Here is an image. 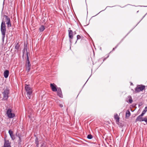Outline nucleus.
Listing matches in <instances>:
<instances>
[{"label": "nucleus", "instance_id": "4", "mask_svg": "<svg viewBox=\"0 0 147 147\" xmlns=\"http://www.w3.org/2000/svg\"><path fill=\"white\" fill-rule=\"evenodd\" d=\"M6 115L9 118H12L15 117V115L13 112L12 110L10 108L8 109L6 112Z\"/></svg>", "mask_w": 147, "mask_h": 147}, {"label": "nucleus", "instance_id": "8", "mask_svg": "<svg viewBox=\"0 0 147 147\" xmlns=\"http://www.w3.org/2000/svg\"><path fill=\"white\" fill-rule=\"evenodd\" d=\"M50 87L53 91L56 92L57 91V86L54 84L51 83Z\"/></svg>", "mask_w": 147, "mask_h": 147}, {"label": "nucleus", "instance_id": "7", "mask_svg": "<svg viewBox=\"0 0 147 147\" xmlns=\"http://www.w3.org/2000/svg\"><path fill=\"white\" fill-rule=\"evenodd\" d=\"M144 115H142V114H141L138 116L135 120V122H136L138 121L140 122L143 121L144 117H142Z\"/></svg>", "mask_w": 147, "mask_h": 147}, {"label": "nucleus", "instance_id": "26", "mask_svg": "<svg viewBox=\"0 0 147 147\" xmlns=\"http://www.w3.org/2000/svg\"><path fill=\"white\" fill-rule=\"evenodd\" d=\"M19 140L18 141V142L19 144H21L22 140L21 139V138H19Z\"/></svg>", "mask_w": 147, "mask_h": 147}, {"label": "nucleus", "instance_id": "5", "mask_svg": "<svg viewBox=\"0 0 147 147\" xmlns=\"http://www.w3.org/2000/svg\"><path fill=\"white\" fill-rule=\"evenodd\" d=\"M23 57H27V60L26 63H30L28 57V54L27 49L26 48H25L23 50Z\"/></svg>", "mask_w": 147, "mask_h": 147}, {"label": "nucleus", "instance_id": "1", "mask_svg": "<svg viewBox=\"0 0 147 147\" xmlns=\"http://www.w3.org/2000/svg\"><path fill=\"white\" fill-rule=\"evenodd\" d=\"M10 20V18L7 16L5 15L3 16L1 28V30L2 35V40L3 42H4L6 31L5 22L6 23L7 21H8Z\"/></svg>", "mask_w": 147, "mask_h": 147}, {"label": "nucleus", "instance_id": "16", "mask_svg": "<svg viewBox=\"0 0 147 147\" xmlns=\"http://www.w3.org/2000/svg\"><path fill=\"white\" fill-rule=\"evenodd\" d=\"M130 112L129 110H127L126 112V117H128L130 116Z\"/></svg>", "mask_w": 147, "mask_h": 147}, {"label": "nucleus", "instance_id": "22", "mask_svg": "<svg viewBox=\"0 0 147 147\" xmlns=\"http://www.w3.org/2000/svg\"><path fill=\"white\" fill-rule=\"evenodd\" d=\"M35 144L36 145V147H38L39 145V142L38 141V139L37 138H36L35 140Z\"/></svg>", "mask_w": 147, "mask_h": 147}, {"label": "nucleus", "instance_id": "12", "mask_svg": "<svg viewBox=\"0 0 147 147\" xmlns=\"http://www.w3.org/2000/svg\"><path fill=\"white\" fill-rule=\"evenodd\" d=\"M126 101L130 103H131L133 102V100L131 96H129L127 98L126 100Z\"/></svg>", "mask_w": 147, "mask_h": 147}, {"label": "nucleus", "instance_id": "9", "mask_svg": "<svg viewBox=\"0 0 147 147\" xmlns=\"http://www.w3.org/2000/svg\"><path fill=\"white\" fill-rule=\"evenodd\" d=\"M8 133L12 139L13 140H14L15 139V137L14 135L13 134V131L11 130H10L9 131Z\"/></svg>", "mask_w": 147, "mask_h": 147}, {"label": "nucleus", "instance_id": "29", "mask_svg": "<svg viewBox=\"0 0 147 147\" xmlns=\"http://www.w3.org/2000/svg\"><path fill=\"white\" fill-rule=\"evenodd\" d=\"M117 47V46H116L115 48H113V50H114L115 49H116Z\"/></svg>", "mask_w": 147, "mask_h": 147}, {"label": "nucleus", "instance_id": "15", "mask_svg": "<svg viewBox=\"0 0 147 147\" xmlns=\"http://www.w3.org/2000/svg\"><path fill=\"white\" fill-rule=\"evenodd\" d=\"M69 32V38L71 39L73 38V32L71 30H68Z\"/></svg>", "mask_w": 147, "mask_h": 147}, {"label": "nucleus", "instance_id": "3", "mask_svg": "<svg viewBox=\"0 0 147 147\" xmlns=\"http://www.w3.org/2000/svg\"><path fill=\"white\" fill-rule=\"evenodd\" d=\"M25 88L26 92V98L30 99L31 96L32 92V89L30 88V85H28L25 86Z\"/></svg>", "mask_w": 147, "mask_h": 147}, {"label": "nucleus", "instance_id": "18", "mask_svg": "<svg viewBox=\"0 0 147 147\" xmlns=\"http://www.w3.org/2000/svg\"><path fill=\"white\" fill-rule=\"evenodd\" d=\"M16 135L17 137H18L19 138H21L22 137L21 134H20L18 132V131H17L16 133Z\"/></svg>", "mask_w": 147, "mask_h": 147}, {"label": "nucleus", "instance_id": "28", "mask_svg": "<svg viewBox=\"0 0 147 147\" xmlns=\"http://www.w3.org/2000/svg\"><path fill=\"white\" fill-rule=\"evenodd\" d=\"M59 106L60 107H63V105L62 104H60L59 105Z\"/></svg>", "mask_w": 147, "mask_h": 147}, {"label": "nucleus", "instance_id": "21", "mask_svg": "<svg viewBox=\"0 0 147 147\" xmlns=\"http://www.w3.org/2000/svg\"><path fill=\"white\" fill-rule=\"evenodd\" d=\"M147 107H146L144 109L143 111L141 114H142V115H144L145 114V113H146V112H147Z\"/></svg>", "mask_w": 147, "mask_h": 147}, {"label": "nucleus", "instance_id": "23", "mask_svg": "<svg viewBox=\"0 0 147 147\" xmlns=\"http://www.w3.org/2000/svg\"><path fill=\"white\" fill-rule=\"evenodd\" d=\"M20 46L19 45V44H18V43H17L15 46V49H16L18 50L19 49Z\"/></svg>", "mask_w": 147, "mask_h": 147}, {"label": "nucleus", "instance_id": "10", "mask_svg": "<svg viewBox=\"0 0 147 147\" xmlns=\"http://www.w3.org/2000/svg\"><path fill=\"white\" fill-rule=\"evenodd\" d=\"M25 66L26 70L28 72H29L30 69L31 64L30 63H26Z\"/></svg>", "mask_w": 147, "mask_h": 147}, {"label": "nucleus", "instance_id": "20", "mask_svg": "<svg viewBox=\"0 0 147 147\" xmlns=\"http://www.w3.org/2000/svg\"><path fill=\"white\" fill-rule=\"evenodd\" d=\"M40 147H47L46 146V143L44 142H42L41 144Z\"/></svg>", "mask_w": 147, "mask_h": 147}, {"label": "nucleus", "instance_id": "25", "mask_svg": "<svg viewBox=\"0 0 147 147\" xmlns=\"http://www.w3.org/2000/svg\"><path fill=\"white\" fill-rule=\"evenodd\" d=\"M87 138L89 139H91L92 138V136L91 135H88L87 136Z\"/></svg>", "mask_w": 147, "mask_h": 147}, {"label": "nucleus", "instance_id": "17", "mask_svg": "<svg viewBox=\"0 0 147 147\" xmlns=\"http://www.w3.org/2000/svg\"><path fill=\"white\" fill-rule=\"evenodd\" d=\"M6 24L7 25V27L8 28H9L11 26V23L10 20L7 21V22L6 23Z\"/></svg>", "mask_w": 147, "mask_h": 147}, {"label": "nucleus", "instance_id": "13", "mask_svg": "<svg viewBox=\"0 0 147 147\" xmlns=\"http://www.w3.org/2000/svg\"><path fill=\"white\" fill-rule=\"evenodd\" d=\"M114 118L116 120V122L118 123L119 121V117L118 116L117 114L116 113L114 115Z\"/></svg>", "mask_w": 147, "mask_h": 147}, {"label": "nucleus", "instance_id": "2", "mask_svg": "<svg viewBox=\"0 0 147 147\" xmlns=\"http://www.w3.org/2000/svg\"><path fill=\"white\" fill-rule=\"evenodd\" d=\"M3 95L2 100H7L9 97L10 94V90L7 87H5L2 91Z\"/></svg>", "mask_w": 147, "mask_h": 147}, {"label": "nucleus", "instance_id": "6", "mask_svg": "<svg viewBox=\"0 0 147 147\" xmlns=\"http://www.w3.org/2000/svg\"><path fill=\"white\" fill-rule=\"evenodd\" d=\"M145 88V86L144 85H140L137 86L135 89V92H138L140 91H142Z\"/></svg>", "mask_w": 147, "mask_h": 147}, {"label": "nucleus", "instance_id": "14", "mask_svg": "<svg viewBox=\"0 0 147 147\" xmlns=\"http://www.w3.org/2000/svg\"><path fill=\"white\" fill-rule=\"evenodd\" d=\"M9 71L8 70L5 71L4 72V76L5 78H7L9 75Z\"/></svg>", "mask_w": 147, "mask_h": 147}, {"label": "nucleus", "instance_id": "19", "mask_svg": "<svg viewBox=\"0 0 147 147\" xmlns=\"http://www.w3.org/2000/svg\"><path fill=\"white\" fill-rule=\"evenodd\" d=\"M45 29V27L43 25L41 26L39 28V30L40 32L43 31Z\"/></svg>", "mask_w": 147, "mask_h": 147}, {"label": "nucleus", "instance_id": "27", "mask_svg": "<svg viewBox=\"0 0 147 147\" xmlns=\"http://www.w3.org/2000/svg\"><path fill=\"white\" fill-rule=\"evenodd\" d=\"M77 40L80 39L81 38V36L80 35H78L77 36Z\"/></svg>", "mask_w": 147, "mask_h": 147}, {"label": "nucleus", "instance_id": "24", "mask_svg": "<svg viewBox=\"0 0 147 147\" xmlns=\"http://www.w3.org/2000/svg\"><path fill=\"white\" fill-rule=\"evenodd\" d=\"M143 119V121H145L147 124V118L146 117H144Z\"/></svg>", "mask_w": 147, "mask_h": 147}, {"label": "nucleus", "instance_id": "11", "mask_svg": "<svg viewBox=\"0 0 147 147\" xmlns=\"http://www.w3.org/2000/svg\"><path fill=\"white\" fill-rule=\"evenodd\" d=\"M57 91L58 95L60 97H62L63 96L62 94V92L61 88H58Z\"/></svg>", "mask_w": 147, "mask_h": 147}]
</instances>
